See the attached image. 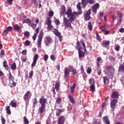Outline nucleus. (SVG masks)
I'll return each instance as SVG.
<instances>
[{"label": "nucleus", "mask_w": 124, "mask_h": 124, "mask_svg": "<svg viewBox=\"0 0 124 124\" xmlns=\"http://www.w3.org/2000/svg\"><path fill=\"white\" fill-rule=\"evenodd\" d=\"M88 3H90V4H93L95 3V1L94 0H87Z\"/></svg>", "instance_id": "41"}, {"label": "nucleus", "mask_w": 124, "mask_h": 124, "mask_svg": "<svg viewBox=\"0 0 124 124\" xmlns=\"http://www.w3.org/2000/svg\"><path fill=\"white\" fill-rule=\"evenodd\" d=\"M48 58H49V57H48V55L47 54L44 55V59L45 62H47V60H48Z\"/></svg>", "instance_id": "56"}, {"label": "nucleus", "mask_w": 124, "mask_h": 124, "mask_svg": "<svg viewBox=\"0 0 124 124\" xmlns=\"http://www.w3.org/2000/svg\"><path fill=\"white\" fill-rule=\"evenodd\" d=\"M114 68L113 67L108 66L105 69V73L108 76H112L114 74Z\"/></svg>", "instance_id": "3"}, {"label": "nucleus", "mask_w": 124, "mask_h": 124, "mask_svg": "<svg viewBox=\"0 0 124 124\" xmlns=\"http://www.w3.org/2000/svg\"><path fill=\"white\" fill-rule=\"evenodd\" d=\"M112 19L114 21L117 20V25H121L122 21H123V14L121 12H118L116 16H114L112 17Z\"/></svg>", "instance_id": "2"}, {"label": "nucleus", "mask_w": 124, "mask_h": 124, "mask_svg": "<svg viewBox=\"0 0 124 124\" xmlns=\"http://www.w3.org/2000/svg\"><path fill=\"white\" fill-rule=\"evenodd\" d=\"M33 61L31 64L32 66H35V64H36V62L38 60V54H35L33 58Z\"/></svg>", "instance_id": "13"}, {"label": "nucleus", "mask_w": 124, "mask_h": 124, "mask_svg": "<svg viewBox=\"0 0 124 124\" xmlns=\"http://www.w3.org/2000/svg\"><path fill=\"white\" fill-rule=\"evenodd\" d=\"M82 5H83V7H86L88 5V0H82Z\"/></svg>", "instance_id": "23"}, {"label": "nucleus", "mask_w": 124, "mask_h": 124, "mask_svg": "<svg viewBox=\"0 0 124 124\" xmlns=\"http://www.w3.org/2000/svg\"><path fill=\"white\" fill-rule=\"evenodd\" d=\"M4 55H5L4 50H1V52H0V58H2V57H3Z\"/></svg>", "instance_id": "46"}, {"label": "nucleus", "mask_w": 124, "mask_h": 124, "mask_svg": "<svg viewBox=\"0 0 124 124\" xmlns=\"http://www.w3.org/2000/svg\"><path fill=\"white\" fill-rule=\"evenodd\" d=\"M89 84L91 85L94 84V80L93 79V78H91L89 79Z\"/></svg>", "instance_id": "42"}, {"label": "nucleus", "mask_w": 124, "mask_h": 124, "mask_svg": "<svg viewBox=\"0 0 124 124\" xmlns=\"http://www.w3.org/2000/svg\"><path fill=\"white\" fill-rule=\"evenodd\" d=\"M47 30L50 31H52V29H53V27L52 26V24H49L47 25Z\"/></svg>", "instance_id": "43"}, {"label": "nucleus", "mask_w": 124, "mask_h": 124, "mask_svg": "<svg viewBox=\"0 0 124 124\" xmlns=\"http://www.w3.org/2000/svg\"><path fill=\"white\" fill-rule=\"evenodd\" d=\"M77 45L78 46V54H79V57L82 58V57H84L85 56V54L83 51L81 50V49H82V46H81V44H80V42L79 41H78L77 42Z\"/></svg>", "instance_id": "4"}, {"label": "nucleus", "mask_w": 124, "mask_h": 124, "mask_svg": "<svg viewBox=\"0 0 124 124\" xmlns=\"http://www.w3.org/2000/svg\"><path fill=\"white\" fill-rule=\"evenodd\" d=\"M11 31H12V27L9 26L7 27L6 29L3 31L2 36H5V35H7V34L8 33V32Z\"/></svg>", "instance_id": "9"}, {"label": "nucleus", "mask_w": 124, "mask_h": 124, "mask_svg": "<svg viewBox=\"0 0 124 124\" xmlns=\"http://www.w3.org/2000/svg\"><path fill=\"white\" fill-rule=\"evenodd\" d=\"M62 112H64V109H58L56 111V116H60L61 113H62Z\"/></svg>", "instance_id": "20"}, {"label": "nucleus", "mask_w": 124, "mask_h": 124, "mask_svg": "<svg viewBox=\"0 0 124 124\" xmlns=\"http://www.w3.org/2000/svg\"><path fill=\"white\" fill-rule=\"evenodd\" d=\"M64 26L67 28H69V29H72V26H71V22H69V20L66 18V17H63Z\"/></svg>", "instance_id": "7"}, {"label": "nucleus", "mask_w": 124, "mask_h": 124, "mask_svg": "<svg viewBox=\"0 0 124 124\" xmlns=\"http://www.w3.org/2000/svg\"><path fill=\"white\" fill-rule=\"evenodd\" d=\"M29 27H31L32 29H35L36 28V24L32 23V22H31L29 23Z\"/></svg>", "instance_id": "22"}, {"label": "nucleus", "mask_w": 124, "mask_h": 124, "mask_svg": "<svg viewBox=\"0 0 124 124\" xmlns=\"http://www.w3.org/2000/svg\"><path fill=\"white\" fill-rule=\"evenodd\" d=\"M76 86V84L74 83L73 85L71 87V92L72 93H74V90L75 89V86Z\"/></svg>", "instance_id": "37"}, {"label": "nucleus", "mask_w": 124, "mask_h": 124, "mask_svg": "<svg viewBox=\"0 0 124 124\" xmlns=\"http://www.w3.org/2000/svg\"><path fill=\"white\" fill-rule=\"evenodd\" d=\"M46 41L47 42H48L49 43H51L52 42V39L51 38V37L47 36L46 37Z\"/></svg>", "instance_id": "40"}, {"label": "nucleus", "mask_w": 124, "mask_h": 124, "mask_svg": "<svg viewBox=\"0 0 124 124\" xmlns=\"http://www.w3.org/2000/svg\"><path fill=\"white\" fill-rule=\"evenodd\" d=\"M69 101H70V102H71V103H75V101L74 100V99L73 98V96L69 95Z\"/></svg>", "instance_id": "35"}, {"label": "nucleus", "mask_w": 124, "mask_h": 124, "mask_svg": "<svg viewBox=\"0 0 124 124\" xmlns=\"http://www.w3.org/2000/svg\"><path fill=\"white\" fill-rule=\"evenodd\" d=\"M62 101V99L60 97H59L57 100H56V103L57 104H60L61 103V102Z\"/></svg>", "instance_id": "54"}, {"label": "nucleus", "mask_w": 124, "mask_h": 124, "mask_svg": "<svg viewBox=\"0 0 124 124\" xmlns=\"http://www.w3.org/2000/svg\"><path fill=\"white\" fill-rule=\"evenodd\" d=\"M10 86L12 88H14L16 86V82H14V81H9Z\"/></svg>", "instance_id": "28"}, {"label": "nucleus", "mask_w": 124, "mask_h": 124, "mask_svg": "<svg viewBox=\"0 0 124 124\" xmlns=\"http://www.w3.org/2000/svg\"><path fill=\"white\" fill-rule=\"evenodd\" d=\"M99 8V4L96 3L92 7V10L93 13H96V11H97V9Z\"/></svg>", "instance_id": "10"}, {"label": "nucleus", "mask_w": 124, "mask_h": 124, "mask_svg": "<svg viewBox=\"0 0 124 124\" xmlns=\"http://www.w3.org/2000/svg\"><path fill=\"white\" fill-rule=\"evenodd\" d=\"M50 59L52 60V61H55L56 58L55 57V56L54 55H52L50 56Z\"/></svg>", "instance_id": "61"}, {"label": "nucleus", "mask_w": 124, "mask_h": 124, "mask_svg": "<svg viewBox=\"0 0 124 124\" xmlns=\"http://www.w3.org/2000/svg\"><path fill=\"white\" fill-rule=\"evenodd\" d=\"M67 15L68 17L72 15V11L71 10V8H69L67 11Z\"/></svg>", "instance_id": "21"}, {"label": "nucleus", "mask_w": 124, "mask_h": 124, "mask_svg": "<svg viewBox=\"0 0 124 124\" xmlns=\"http://www.w3.org/2000/svg\"><path fill=\"white\" fill-rule=\"evenodd\" d=\"M112 98H119V94L117 92H114L112 93L111 94Z\"/></svg>", "instance_id": "17"}, {"label": "nucleus", "mask_w": 124, "mask_h": 124, "mask_svg": "<svg viewBox=\"0 0 124 124\" xmlns=\"http://www.w3.org/2000/svg\"><path fill=\"white\" fill-rule=\"evenodd\" d=\"M37 104V100L36 99H33V106L34 107H35V105Z\"/></svg>", "instance_id": "51"}, {"label": "nucleus", "mask_w": 124, "mask_h": 124, "mask_svg": "<svg viewBox=\"0 0 124 124\" xmlns=\"http://www.w3.org/2000/svg\"><path fill=\"white\" fill-rule=\"evenodd\" d=\"M46 102H47V99L42 97L40 99V103L41 105L40 108L39 109V112L40 114L43 113L44 110H45V107L46 106Z\"/></svg>", "instance_id": "1"}, {"label": "nucleus", "mask_w": 124, "mask_h": 124, "mask_svg": "<svg viewBox=\"0 0 124 124\" xmlns=\"http://www.w3.org/2000/svg\"><path fill=\"white\" fill-rule=\"evenodd\" d=\"M55 89L57 92H59V90H60V83L59 82L56 83Z\"/></svg>", "instance_id": "36"}, {"label": "nucleus", "mask_w": 124, "mask_h": 124, "mask_svg": "<svg viewBox=\"0 0 124 124\" xmlns=\"http://www.w3.org/2000/svg\"><path fill=\"white\" fill-rule=\"evenodd\" d=\"M90 91L91 92H93V93H94V92H95V87H94V85H91Z\"/></svg>", "instance_id": "32"}, {"label": "nucleus", "mask_w": 124, "mask_h": 124, "mask_svg": "<svg viewBox=\"0 0 124 124\" xmlns=\"http://www.w3.org/2000/svg\"><path fill=\"white\" fill-rule=\"evenodd\" d=\"M54 34H55V35H56V36H58V35H60L61 34V32H60L59 31L56 29H54Z\"/></svg>", "instance_id": "27"}, {"label": "nucleus", "mask_w": 124, "mask_h": 124, "mask_svg": "<svg viewBox=\"0 0 124 124\" xmlns=\"http://www.w3.org/2000/svg\"><path fill=\"white\" fill-rule=\"evenodd\" d=\"M30 91L27 92L24 96V99L25 100V101H27L29 98V96L30 95Z\"/></svg>", "instance_id": "18"}, {"label": "nucleus", "mask_w": 124, "mask_h": 124, "mask_svg": "<svg viewBox=\"0 0 124 124\" xmlns=\"http://www.w3.org/2000/svg\"><path fill=\"white\" fill-rule=\"evenodd\" d=\"M80 42L82 45V47H83L84 48V50L85 51H87V50L86 49V45L85 44V42H84V41L83 40H81Z\"/></svg>", "instance_id": "31"}, {"label": "nucleus", "mask_w": 124, "mask_h": 124, "mask_svg": "<svg viewBox=\"0 0 124 124\" xmlns=\"http://www.w3.org/2000/svg\"><path fill=\"white\" fill-rule=\"evenodd\" d=\"M86 71H87V73H88V74H90V73H91V72H92V69H91V68H90V67H88Z\"/></svg>", "instance_id": "59"}, {"label": "nucleus", "mask_w": 124, "mask_h": 124, "mask_svg": "<svg viewBox=\"0 0 124 124\" xmlns=\"http://www.w3.org/2000/svg\"><path fill=\"white\" fill-rule=\"evenodd\" d=\"M109 59L110 61H111L112 62H115V61H116V58H114L112 56H109Z\"/></svg>", "instance_id": "49"}, {"label": "nucleus", "mask_w": 124, "mask_h": 124, "mask_svg": "<svg viewBox=\"0 0 124 124\" xmlns=\"http://www.w3.org/2000/svg\"><path fill=\"white\" fill-rule=\"evenodd\" d=\"M65 121L64 117L61 116L58 120V124H64Z\"/></svg>", "instance_id": "15"}, {"label": "nucleus", "mask_w": 124, "mask_h": 124, "mask_svg": "<svg viewBox=\"0 0 124 124\" xmlns=\"http://www.w3.org/2000/svg\"><path fill=\"white\" fill-rule=\"evenodd\" d=\"M10 104L11 106H12V107H14L15 108L17 107V103L14 102V101H12L10 103Z\"/></svg>", "instance_id": "33"}, {"label": "nucleus", "mask_w": 124, "mask_h": 124, "mask_svg": "<svg viewBox=\"0 0 124 124\" xmlns=\"http://www.w3.org/2000/svg\"><path fill=\"white\" fill-rule=\"evenodd\" d=\"M103 81L105 85V84H106V82H108V83H109V79L107 77H103Z\"/></svg>", "instance_id": "34"}, {"label": "nucleus", "mask_w": 124, "mask_h": 124, "mask_svg": "<svg viewBox=\"0 0 124 124\" xmlns=\"http://www.w3.org/2000/svg\"><path fill=\"white\" fill-rule=\"evenodd\" d=\"M100 29L103 31H106V26L105 25H104L102 27H100Z\"/></svg>", "instance_id": "50"}, {"label": "nucleus", "mask_w": 124, "mask_h": 124, "mask_svg": "<svg viewBox=\"0 0 124 124\" xmlns=\"http://www.w3.org/2000/svg\"><path fill=\"white\" fill-rule=\"evenodd\" d=\"M6 111L7 114H8L9 115H11V110H10V107H7L6 108Z\"/></svg>", "instance_id": "30"}, {"label": "nucleus", "mask_w": 124, "mask_h": 124, "mask_svg": "<svg viewBox=\"0 0 124 124\" xmlns=\"http://www.w3.org/2000/svg\"><path fill=\"white\" fill-rule=\"evenodd\" d=\"M31 44V42H30L29 40L26 41L25 42V46H29Z\"/></svg>", "instance_id": "55"}, {"label": "nucleus", "mask_w": 124, "mask_h": 124, "mask_svg": "<svg viewBox=\"0 0 124 124\" xmlns=\"http://www.w3.org/2000/svg\"><path fill=\"white\" fill-rule=\"evenodd\" d=\"M68 71H69V72H72V73L71 74L72 75H75V74L77 73L76 70L73 68L71 66H69L68 68Z\"/></svg>", "instance_id": "14"}, {"label": "nucleus", "mask_w": 124, "mask_h": 124, "mask_svg": "<svg viewBox=\"0 0 124 124\" xmlns=\"http://www.w3.org/2000/svg\"><path fill=\"white\" fill-rule=\"evenodd\" d=\"M78 15H80V14H81V13H76V12H74L72 13V15L71 16H70L69 17V21L71 23H72V22H74V20H75V18L78 16Z\"/></svg>", "instance_id": "6"}, {"label": "nucleus", "mask_w": 124, "mask_h": 124, "mask_svg": "<svg viewBox=\"0 0 124 124\" xmlns=\"http://www.w3.org/2000/svg\"><path fill=\"white\" fill-rule=\"evenodd\" d=\"M81 4L80 3H78V4H77V8L78 10H81Z\"/></svg>", "instance_id": "60"}, {"label": "nucleus", "mask_w": 124, "mask_h": 124, "mask_svg": "<svg viewBox=\"0 0 124 124\" xmlns=\"http://www.w3.org/2000/svg\"><path fill=\"white\" fill-rule=\"evenodd\" d=\"M118 103V100L117 99H113L110 102V107L111 108L114 109L115 108V106H116V104Z\"/></svg>", "instance_id": "11"}, {"label": "nucleus", "mask_w": 124, "mask_h": 124, "mask_svg": "<svg viewBox=\"0 0 124 124\" xmlns=\"http://www.w3.org/2000/svg\"><path fill=\"white\" fill-rule=\"evenodd\" d=\"M31 20L29 19H24L23 21V23H26V24H30V23H31Z\"/></svg>", "instance_id": "47"}, {"label": "nucleus", "mask_w": 124, "mask_h": 124, "mask_svg": "<svg viewBox=\"0 0 124 124\" xmlns=\"http://www.w3.org/2000/svg\"><path fill=\"white\" fill-rule=\"evenodd\" d=\"M46 24L47 25V26L52 24V22H51V19L50 18V17H47L46 18Z\"/></svg>", "instance_id": "29"}, {"label": "nucleus", "mask_w": 124, "mask_h": 124, "mask_svg": "<svg viewBox=\"0 0 124 124\" xmlns=\"http://www.w3.org/2000/svg\"><path fill=\"white\" fill-rule=\"evenodd\" d=\"M32 75H33V71H31L29 74V78H30V79H31V78H32Z\"/></svg>", "instance_id": "58"}, {"label": "nucleus", "mask_w": 124, "mask_h": 124, "mask_svg": "<svg viewBox=\"0 0 124 124\" xmlns=\"http://www.w3.org/2000/svg\"><path fill=\"white\" fill-rule=\"evenodd\" d=\"M1 122L2 124H5V119L2 116Z\"/></svg>", "instance_id": "64"}, {"label": "nucleus", "mask_w": 124, "mask_h": 124, "mask_svg": "<svg viewBox=\"0 0 124 124\" xmlns=\"http://www.w3.org/2000/svg\"><path fill=\"white\" fill-rule=\"evenodd\" d=\"M104 45H105L106 46H108V45H109V44H110V43H109V41H105L104 42Z\"/></svg>", "instance_id": "62"}, {"label": "nucleus", "mask_w": 124, "mask_h": 124, "mask_svg": "<svg viewBox=\"0 0 124 124\" xmlns=\"http://www.w3.org/2000/svg\"><path fill=\"white\" fill-rule=\"evenodd\" d=\"M97 66H99L100 64H99V62H100V61H101V58L100 57H98L97 58Z\"/></svg>", "instance_id": "44"}, {"label": "nucleus", "mask_w": 124, "mask_h": 124, "mask_svg": "<svg viewBox=\"0 0 124 124\" xmlns=\"http://www.w3.org/2000/svg\"><path fill=\"white\" fill-rule=\"evenodd\" d=\"M88 27V29L90 31H93V26L92 25V23L91 22H89Z\"/></svg>", "instance_id": "38"}, {"label": "nucleus", "mask_w": 124, "mask_h": 124, "mask_svg": "<svg viewBox=\"0 0 124 124\" xmlns=\"http://www.w3.org/2000/svg\"><path fill=\"white\" fill-rule=\"evenodd\" d=\"M61 13L62 14V15H64V14L66 13V10H65V6H64V5H62Z\"/></svg>", "instance_id": "19"}, {"label": "nucleus", "mask_w": 124, "mask_h": 124, "mask_svg": "<svg viewBox=\"0 0 124 124\" xmlns=\"http://www.w3.org/2000/svg\"><path fill=\"white\" fill-rule=\"evenodd\" d=\"M9 82H11V81H14V78L12 76V75H11V73H10V71H9Z\"/></svg>", "instance_id": "25"}, {"label": "nucleus", "mask_w": 124, "mask_h": 124, "mask_svg": "<svg viewBox=\"0 0 124 124\" xmlns=\"http://www.w3.org/2000/svg\"><path fill=\"white\" fill-rule=\"evenodd\" d=\"M24 122L25 124H29V120L27 119L26 116L24 117Z\"/></svg>", "instance_id": "45"}, {"label": "nucleus", "mask_w": 124, "mask_h": 124, "mask_svg": "<svg viewBox=\"0 0 124 124\" xmlns=\"http://www.w3.org/2000/svg\"><path fill=\"white\" fill-rule=\"evenodd\" d=\"M91 9L88 10L84 13V17L86 21H89L91 19Z\"/></svg>", "instance_id": "8"}, {"label": "nucleus", "mask_w": 124, "mask_h": 124, "mask_svg": "<svg viewBox=\"0 0 124 124\" xmlns=\"http://www.w3.org/2000/svg\"><path fill=\"white\" fill-rule=\"evenodd\" d=\"M55 24H56V25H57V26H59V25H60V20H59V19H56L55 20Z\"/></svg>", "instance_id": "63"}, {"label": "nucleus", "mask_w": 124, "mask_h": 124, "mask_svg": "<svg viewBox=\"0 0 124 124\" xmlns=\"http://www.w3.org/2000/svg\"><path fill=\"white\" fill-rule=\"evenodd\" d=\"M54 16V12L53 11H50L49 12V17H53Z\"/></svg>", "instance_id": "52"}, {"label": "nucleus", "mask_w": 124, "mask_h": 124, "mask_svg": "<svg viewBox=\"0 0 124 124\" xmlns=\"http://www.w3.org/2000/svg\"><path fill=\"white\" fill-rule=\"evenodd\" d=\"M24 35L25 36H26V37H29V36H30V32L28 31H26V32H25Z\"/></svg>", "instance_id": "53"}, {"label": "nucleus", "mask_w": 124, "mask_h": 124, "mask_svg": "<svg viewBox=\"0 0 124 124\" xmlns=\"http://www.w3.org/2000/svg\"><path fill=\"white\" fill-rule=\"evenodd\" d=\"M68 71V69L67 68H65L64 69V77H65L66 78H67V77L69 75Z\"/></svg>", "instance_id": "24"}, {"label": "nucleus", "mask_w": 124, "mask_h": 124, "mask_svg": "<svg viewBox=\"0 0 124 124\" xmlns=\"http://www.w3.org/2000/svg\"><path fill=\"white\" fill-rule=\"evenodd\" d=\"M7 3L9 4V5H11L13 2V0H6Z\"/></svg>", "instance_id": "48"}, {"label": "nucleus", "mask_w": 124, "mask_h": 124, "mask_svg": "<svg viewBox=\"0 0 124 124\" xmlns=\"http://www.w3.org/2000/svg\"><path fill=\"white\" fill-rule=\"evenodd\" d=\"M14 31H19L20 30V27L18 25H15L14 27Z\"/></svg>", "instance_id": "39"}, {"label": "nucleus", "mask_w": 124, "mask_h": 124, "mask_svg": "<svg viewBox=\"0 0 124 124\" xmlns=\"http://www.w3.org/2000/svg\"><path fill=\"white\" fill-rule=\"evenodd\" d=\"M12 70H15L16 68V63H13L10 64Z\"/></svg>", "instance_id": "26"}, {"label": "nucleus", "mask_w": 124, "mask_h": 124, "mask_svg": "<svg viewBox=\"0 0 124 124\" xmlns=\"http://www.w3.org/2000/svg\"><path fill=\"white\" fill-rule=\"evenodd\" d=\"M59 37V40L61 42H62V34H60L58 35V36H57Z\"/></svg>", "instance_id": "57"}, {"label": "nucleus", "mask_w": 124, "mask_h": 124, "mask_svg": "<svg viewBox=\"0 0 124 124\" xmlns=\"http://www.w3.org/2000/svg\"><path fill=\"white\" fill-rule=\"evenodd\" d=\"M33 61L31 64L32 66H35V64H36V62L38 60V54H35L33 58Z\"/></svg>", "instance_id": "12"}, {"label": "nucleus", "mask_w": 124, "mask_h": 124, "mask_svg": "<svg viewBox=\"0 0 124 124\" xmlns=\"http://www.w3.org/2000/svg\"><path fill=\"white\" fill-rule=\"evenodd\" d=\"M104 123L106 124H110V121H109V118L108 116H105L103 118Z\"/></svg>", "instance_id": "16"}, {"label": "nucleus", "mask_w": 124, "mask_h": 124, "mask_svg": "<svg viewBox=\"0 0 124 124\" xmlns=\"http://www.w3.org/2000/svg\"><path fill=\"white\" fill-rule=\"evenodd\" d=\"M42 38H43V31H40V33L38 37L37 41L38 47L39 48H41V42H42Z\"/></svg>", "instance_id": "5"}]
</instances>
